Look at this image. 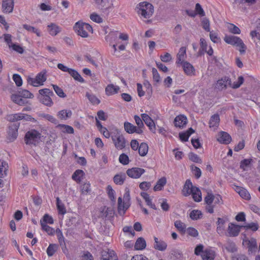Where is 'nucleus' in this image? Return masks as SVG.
<instances>
[{"label":"nucleus","instance_id":"c9c22d12","mask_svg":"<svg viewBox=\"0 0 260 260\" xmlns=\"http://www.w3.org/2000/svg\"><path fill=\"white\" fill-rule=\"evenodd\" d=\"M141 196L145 200L147 205L151 208L156 210L157 208L156 207V206L152 204L151 200L149 198V195L145 192H143L141 193Z\"/></svg>","mask_w":260,"mask_h":260},{"label":"nucleus","instance_id":"2eb2a0df","mask_svg":"<svg viewBox=\"0 0 260 260\" xmlns=\"http://www.w3.org/2000/svg\"><path fill=\"white\" fill-rule=\"evenodd\" d=\"M180 64L186 75L189 76L195 75L196 69L190 63L186 61Z\"/></svg>","mask_w":260,"mask_h":260},{"label":"nucleus","instance_id":"393cba45","mask_svg":"<svg viewBox=\"0 0 260 260\" xmlns=\"http://www.w3.org/2000/svg\"><path fill=\"white\" fill-rule=\"evenodd\" d=\"M69 74L74 78L76 81H77L80 83H84V79L81 77L80 74L75 70L70 69Z\"/></svg>","mask_w":260,"mask_h":260},{"label":"nucleus","instance_id":"c03bdc74","mask_svg":"<svg viewBox=\"0 0 260 260\" xmlns=\"http://www.w3.org/2000/svg\"><path fill=\"white\" fill-rule=\"evenodd\" d=\"M124 130L128 134H133L136 132V126L128 122L124 123Z\"/></svg>","mask_w":260,"mask_h":260},{"label":"nucleus","instance_id":"f8f14e48","mask_svg":"<svg viewBox=\"0 0 260 260\" xmlns=\"http://www.w3.org/2000/svg\"><path fill=\"white\" fill-rule=\"evenodd\" d=\"M101 258L102 260H118L117 256L114 251L109 249L102 251Z\"/></svg>","mask_w":260,"mask_h":260},{"label":"nucleus","instance_id":"a211bd4d","mask_svg":"<svg viewBox=\"0 0 260 260\" xmlns=\"http://www.w3.org/2000/svg\"><path fill=\"white\" fill-rule=\"evenodd\" d=\"M154 243L153 244V248L157 250L164 251L167 248V244L166 242L161 240H159L157 237H154Z\"/></svg>","mask_w":260,"mask_h":260},{"label":"nucleus","instance_id":"39448f33","mask_svg":"<svg viewBox=\"0 0 260 260\" xmlns=\"http://www.w3.org/2000/svg\"><path fill=\"white\" fill-rule=\"evenodd\" d=\"M137 8L138 13L145 18H150L154 12L153 5L147 2L140 3Z\"/></svg>","mask_w":260,"mask_h":260},{"label":"nucleus","instance_id":"052dcab7","mask_svg":"<svg viewBox=\"0 0 260 260\" xmlns=\"http://www.w3.org/2000/svg\"><path fill=\"white\" fill-rule=\"evenodd\" d=\"M107 188L109 198L112 201L115 202V191L113 189L112 186L110 185H108Z\"/></svg>","mask_w":260,"mask_h":260},{"label":"nucleus","instance_id":"a18cd8bd","mask_svg":"<svg viewBox=\"0 0 260 260\" xmlns=\"http://www.w3.org/2000/svg\"><path fill=\"white\" fill-rule=\"evenodd\" d=\"M86 96L93 105H99L101 102L100 100L95 95L88 92L86 93Z\"/></svg>","mask_w":260,"mask_h":260},{"label":"nucleus","instance_id":"5701e85b","mask_svg":"<svg viewBox=\"0 0 260 260\" xmlns=\"http://www.w3.org/2000/svg\"><path fill=\"white\" fill-rule=\"evenodd\" d=\"M123 198L124 201L123 203L122 209L126 211L130 206V194L129 189L127 188L125 189V192L124 194Z\"/></svg>","mask_w":260,"mask_h":260},{"label":"nucleus","instance_id":"e2e57ef3","mask_svg":"<svg viewBox=\"0 0 260 260\" xmlns=\"http://www.w3.org/2000/svg\"><path fill=\"white\" fill-rule=\"evenodd\" d=\"M90 191V184L85 183L81 185V192L82 194H87Z\"/></svg>","mask_w":260,"mask_h":260},{"label":"nucleus","instance_id":"de8ad7c7","mask_svg":"<svg viewBox=\"0 0 260 260\" xmlns=\"http://www.w3.org/2000/svg\"><path fill=\"white\" fill-rule=\"evenodd\" d=\"M190 217L192 220H198L202 217V213L201 211L198 210H193L189 214Z\"/></svg>","mask_w":260,"mask_h":260},{"label":"nucleus","instance_id":"49530a36","mask_svg":"<svg viewBox=\"0 0 260 260\" xmlns=\"http://www.w3.org/2000/svg\"><path fill=\"white\" fill-rule=\"evenodd\" d=\"M23 28L28 31L36 34L38 37L41 36V32L40 30L34 26H31L26 24H24L23 25Z\"/></svg>","mask_w":260,"mask_h":260},{"label":"nucleus","instance_id":"ddd939ff","mask_svg":"<svg viewBox=\"0 0 260 260\" xmlns=\"http://www.w3.org/2000/svg\"><path fill=\"white\" fill-rule=\"evenodd\" d=\"M14 6L13 0H3L2 9L4 13H11L13 12Z\"/></svg>","mask_w":260,"mask_h":260},{"label":"nucleus","instance_id":"f257e3e1","mask_svg":"<svg viewBox=\"0 0 260 260\" xmlns=\"http://www.w3.org/2000/svg\"><path fill=\"white\" fill-rule=\"evenodd\" d=\"M7 120L11 122L8 125L7 139L9 142L14 141L17 138L18 131L20 126L18 121L24 120L25 121L36 122V119L31 115L23 113L10 114L7 116Z\"/></svg>","mask_w":260,"mask_h":260},{"label":"nucleus","instance_id":"774afa93","mask_svg":"<svg viewBox=\"0 0 260 260\" xmlns=\"http://www.w3.org/2000/svg\"><path fill=\"white\" fill-rule=\"evenodd\" d=\"M232 260H249V259L245 254H237L232 256Z\"/></svg>","mask_w":260,"mask_h":260},{"label":"nucleus","instance_id":"338daca9","mask_svg":"<svg viewBox=\"0 0 260 260\" xmlns=\"http://www.w3.org/2000/svg\"><path fill=\"white\" fill-rule=\"evenodd\" d=\"M204 201L207 205L212 204L214 201V195L211 192H208Z\"/></svg>","mask_w":260,"mask_h":260},{"label":"nucleus","instance_id":"dca6fc26","mask_svg":"<svg viewBox=\"0 0 260 260\" xmlns=\"http://www.w3.org/2000/svg\"><path fill=\"white\" fill-rule=\"evenodd\" d=\"M217 140L221 144H229L232 141V138L228 133L221 131L218 133Z\"/></svg>","mask_w":260,"mask_h":260},{"label":"nucleus","instance_id":"9b49d317","mask_svg":"<svg viewBox=\"0 0 260 260\" xmlns=\"http://www.w3.org/2000/svg\"><path fill=\"white\" fill-rule=\"evenodd\" d=\"M242 225H237L233 223H230L228 228V236L229 237H237L239 234Z\"/></svg>","mask_w":260,"mask_h":260},{"label":"nucleus","instance_id":"37998d69","mask_svg":"<svg viewBox=\"0 0 260 260\" xmlns=\"http://www.w3.org/2000/svg\"><path fill=\"white\" fill-rule=\"evenodd\" d=\"M193 200L196 202H200L202 201L201 192L198 187L194 189V191L191 193Z\"/></svg>","mask_w":260,"mask_h":260},{"label":"nucleus","instance_id":"ea45409f","mask_svg":"<svg viewBox=\"0 0 260 260\" xmlns=\"http://www.w3.org/2000/svg\"><path fill=\"white\" fill-rule=\"evenodd\" d=\"M58 248V245L56 244H50L46 252L48 256H52L56 252Z\"/></svg>","mask_w":260,"mask_h":260},{"label":"nucleus","instance_id":"4468645a","mask_svg":"<svg viewBox=\"0 0 260 260\" xmlns=\"http://www.w3.org/2000/svg\"><path fill=\"white\" fill-rule=\"evenodd\" d=\"M141 117L145 123L149 127V129L153 133H155V125L152 118L147 114L143 113Z\"/></svg>","mask_w":260,"mask_h":260},{"label":"nucleus","instance_id":"7ed1b4c3","mask_svg":"<svg viewBox=\"0 0 260 260\" xmlns=\"http://www.w3.org/2000/svg\"><path fill=\"white\" fill-rule=\"evenodd\" d=\"M41 134L38 131L32 129L27 132L24 136V141L26 145L36 146L41 141Z\"/></svg>","mask_w":260,"mask_h":260},{"label":"nucleus","instance_id":"bb28decb","mask_svg":"<svg viewBox=\"0 0 260 260\" xmlns=\"http://www.w3.org/2000/svg\"><path fill=\"white\" fill-rule=\"evenodd\" d=\"M166 178L165 177H161L160 179H158L156 182V183L153 188L154 190L155 191L161 190L164 188V186L166 184Z\"/></svg>","mask_w":260,"mask_h":260},{"label":"nucleus","instance_id":"680f3d73","mask_svg":"<svg viewBox=\"0 0 260 260\" xmlns=\"http://www.w3.org/2000/svg\"><path fill=\"white\" fill-rule=\"evenodd\" d=\"M13 79L17 86L20 87L22 85V79L19 74H14L13 75Z\"/></svg>","mask_w":260,"mask_h":260},{"label":"nucleus","instance_id":"72a5a7b5","mask_svg":"<svg viewBox=\"0 0 260 260\" xmlns=\"http://www.w3.org/2000/svg\"><path fill=\"white\" fill-rule=\"evenodd\" d=\"M224 248L231 253H234L237 251V248L235 243L231 241H228L224 245Z\"/></svg>","mask_w":260,"mask_h":260},{"label":"nucleus","instance_id":"423d86ee","mask_svg":"<svg viewBox=\"0 0 260 260\" xmlns=\"http://www.w3.org/2000/svg\"><path fill=\"white\" fill-rule=\"evenodd\" d=\"M75 31L82 38H87L88 36V32H92L91 26L86 23L77 22L74 26Z\"/></svg>","mask_w":260,"mask_h":260},{"label":"nucleus","instance_id":"864d4df0","mask_svg":"<svg viewBox=\"0 0 260 260\" xmlns=\"http://www.w3.org/2000/svg\"><path fill=\"white\" fill-rule=\"evenodd\" d=\"M229 31L233 34H240L241 30L240 28L233 23H230L228 26Z\"/></svg>","mask_w":260,"mask_h":260},{"label":"nucleus","instance_id":"2f4dec72","mask_svg":"<svg viewBox=\"0 0 260 260\" xmlns=\"http://www.w3.org/2000/svg\"><path fill=\"white\" fill-rule=\"evenodd\" d=\"M105 210H103L102 212L103 215L102 216L108 219L113 218L115 214L114 209L111 207H105Z\"/></svg>","mask_w":260,"mask_h":260},{"label":"nucleus","instance_id":"c756f323","mask_svg":"<svg viewBox=\"0 0 260 260\" xmlns=\"http://www.w3.org/2000/svg\"><path fill=\"white\" fill-rule=\"evenodd\" d=\"M251 41L255 44L256 47H258V43L260 42V34L257 30H252L250 34Z\"/></svg>","mask_w":260,"mask_h":260},{"label":"nucleus","instance_id":"1a4fd4ad","mask_svg":"<svg viewBox=\"0 0 260 260\" xmlns=\"http://www.w3.org/2000/svg\"><path fill=\"white\" fill-rule=\"evenodd\" d=\"M243 244L247 246L249 254L255 253L257 250V245L256 241L254 238H251L250 240L244 239Z\"/></svg>","mask_w":260,"mask_h":260},{"label":"nucleus","instance_id":"a19ab883","mask_svg":"<svg viewBox=\"0 0 260 260\" xmlns=\"http://www.w3.org/2000/svg\"><path fill=\"white\" fill-rule=\"evenodd\" d=\"M85 174L84 172L82 170H76L72 175V179L76 181L77 182L79 183L81 181V176Z\"/></svg>","mask_w":260,"mask_h":260},{"label":"nucleus","instance_id":"79ce46f5","mask_svg":"<svg viewBox=\"0 0 260 260\" xmlns=\"http://www.w3.org/2000/svg\"><path fill=\"white\" fill-rule=\"evenodd\" d=\"M72 113L71 110H62L58 112V116L61 119H67L72 116Z\"/></svg>","mask_w":260,"mask_h":260},{"label":"nucleus","instance_id":"0e129e2a","mask_svg":"<svg viewBox=\"0 0 260 260\" xmlns=\"http://www.w3.org/2000/svg\"><path fill=\"white\" fill-rule=\"evenodd\" d=\"M11 47L19 53L22 54L24 52V49L18 44H12L11 45H9V48Z\"/></svg>","mask_w":260,"mask_h":260},{"label":"nucleus","instance_id":"20e7f679","mask_svg":"<svg viewBox=\"0 0 260 260\" xmlns=\"http://www.w3.org/2000/svg\"><path fill=\"white\" fill-rule=\"evenodd\" d=\"M223 40L228 44L239 47L240 48L239 50L241 54L245 53L247 47L242 39L239 37L234 36L225 35Z\"/></svg>","mask_w":260,"mask_h":260},{"label":"nucleus","instance_id":"e433bc0d","mask_svg":"<svg viewBox=\"0 0 260 260\" xmlns=\"http://www.w3.org/2000/svg\"><path fill=\"white\" fill-rule=\"evenodd\" d=\"M56 207L59 214L64 215L66 213L65 206L58 197L56 198Z\"/></svg>","mask_w":260,"mask_h":260},{"label":"nucleus","instance_id":"f704fd0d","mask_svg":"<svg viewBox=\"0 0 260 260\" xmlns=\"http://www.w3.org/2000/svg\"><path fill=\"white\" fill-rule=\"evenodd\" d=\"M8 164L3 160H0V177H4L7 175L8 171Z\"/></svg>","mask_w":260,"mask_h":260},{"label":"nucleus","instance_id":"8fccbe9b","mask_svg":"<svg viewBox=\"0 0 260 260\" xmlns=\"http://www.w3.org/2000/svg\"><path fill=\"white\" fill-rule=\"evenodd\" d=\"M58 127H60L62 132L63 133L72 134L74 132L73 127L68 125L59 124Z\"/></svg>","mask_w":260,"mask_h":260},{"label":"nucleus","instance_id":"a878e982","mask_svg":"<svg viewBox=\"0 0 260 260\" xmlns=\"http://www.w3.org/2000/svg\"><path fill=\"white\" fill-rule=\"evenodd\" d=\"M126 178L124 173H120L115 175L113 177L114 182L117 185H122Z\"/></svg>","mask_w":260,"mask_h":260},{"label":"nucleus","instance_id":"9d476101","mask_svg":"<svg viewBox=\"0 0 260 260\" xmlns=\"http://www.w3.org/2000/svg\"><path fill=\"white\" fill-rule=\"evenodd\" d=\"M145 172L144 169L137 167L128 169L126 171V174L129 177L135 179L140 178Z\"/></svg>","mask_w":260,"mask_h":260},{"label":"nucleus","instance_id":"412c9836","mask_svg":"<svg viewBox=\"0 0 260 260\" xmlns=\"http://www.w3.org/2000/svg\"><path fill=\"white\" fill-rule=\"evenodd\" d=\"M120 88L118 86H115L113 84H109L105 88L106 95L110 96L118 93Z\"/></svg>","mask_w":260,"mask_h":260},{"label":"nucleus","instance_id":"6e6552de","mask_svg":"<svg viewBox=\"0 0 260 260\" xmlns=\"http://www.w3.org/2000/svg\"><path fill=\"white\" fill-rule=\"evenodd\" d=\"M112 139L115 147L117 149L121 150L125 147L126 141L122 135L117 133L115 136L112 137Z\"/></svg>","mask_w":260,"mask_h":260},{"label":"nucleus","instance_id":"f03ea898","mask_svg":"<svg viewBox=\"0 0 260 260\" xmlns=\"http://www.w3.org/2000/svg\"><path fill=\"white\" fill-rule=\"evenodd\" d=\"M39 95L38 99L42 104L51 107L53 105V102L51 99L55 96L53 92L48 88H43L39 90Z\"/></svg>","mask_w":260,"mask_h":260},{"label":"nucleus","instance_id":"13d9d810","mask_svg":"<svg viewBox=\"0 0 260 260\" xmlns=\"http://www.w3.org/2000/svg\"><path fill=\"white\" fill-rule=\"evenodd\" d=\"M187 234L192 237H197L199 235L198 231L193 227H189L186 230Z\"/></svg>","mask_w":260,"mask_h":260},{"label":"nucleus","instance_id":"69168bd1","mask_svg":"<svg viewBox=\"0 0 260 260\" xmlns=\"http://www.w3.org/2000/svg\"><path fill=\"white\" fill-rule=\"evenodd\" d=\"M244 78L243 76H240L238 78V81L232 83V88L237 89L241 86V85L244 82Z\"/></svg>","mask_w":260,"mask_h":260},{"label":"nucleus","instance_id":"3c124183","mask_svg":"<svg viewBox=\"0 0 260 260\" xmlns=\"http://www.w3.org/2000/svg\"><path fill=\"white\" fill-rule=\"evenodd\" d=\"M54 90L56 94L60 98H64L67 96L66 94L63 92V90L57 85L52 84Z\"/></svg>","mask_w":260,"mask_h":260},{"label":"nucleus","instance_id":"6e6d98bb","mask_svg":"<svg viewBox=\"0 0 260 260\" xmlns=\"http://www.w3.org/2000/svg\"><path fill=\"white\" fill-rule=\"evenodd\" d=\"M203 260H213L214 257L209 250H205L201 254Z\"/></svg>","mask_w":260,"mask_h":260},{"label":"nucleus","instance_id":"6ab92c4d","mask_svg":"<svg viewBox=\"0 0 260 260\" xmlns=\"http://www.w3.org/2000/svg\"><path fill=\"white\" fill-rule=\"evenodd\" d=\"M187 117L183 115L176 116L174 121L175 126L179 127H183L187 124Z\"/></svg>","mask_w":260,"mask_h":260},{"label":"nucleus","instance_id":"cd10ccee","mask_svg":"<svg viewBox=\"0 0 260 260\" xmlns=\"http://www.w3.org/2000/svg\"><path fill=\"white\" fill-rule=\"evenodd\" d=\"M146 246V242L145 239L142 237L138 238L135 243V249L136 250H143L145 248Z\"/></svg>","mask_w":260,"mask_h":260},{"label":"nucleus","instance_id":"b1692460","mask_svg":"<svg viewBox=\"0 0 260 260\" xmlns=\"http://www.w3.org/2000/svg\"><path fill=\"white\" fill-rule=\"evenodd\" d=\"M254 159L252 158L244 159L241 161L240 168L244 171H247L248 168H251Z\"/></svg>","mask_w":260,"mask_h":260},{"label":"nucleus","instance_id":"09e8293b","mask_svg":"<svg viewBox=\"0 0 260 260\" xmlns=\"http://www.w3.org/2000/svg\"><path fill=\"white\" fill-rule=\"evenodd\" d=\"M41 225L43 230L45 231L48 235H53L55 233V230L53 228L47 225L45 223L42 222L41 220Z\"/></svg>","mask_w":260,"mask_h":260},{"label":"nucleus","instance_id":"5fc2aeb1","mask_svg":"<svg viewBox=\"0 0 260 260\" xmlns=\"http://www.w3.org/2000/svg\"><path fill=\"white\" fill-rule=\"evenodd\" d=\"M189 159L194 162L201 164L202 162V159L200 158V157L196 154L190 152L189 155Z\"/></svg>","mask_w":260,"mask_h":260},{"label":"nucleus","instance_id":"c85d7f7f","mask_svg":"<svg viewBox=\"0 0 260 260\" xmlns=\"http://www.w3.org/2000/svg\"><path fill=\"white\" fill-rule=\"evenodd\" d=\"M46 71L43 70L42 72L37 74L36 77V81H37L38 85H43V83L46 80Z\"/></svg>","mask_w":260,"mask_h":260},{"label":"nucleus","instance_id":"58836bf2","mask_svg":"<svg viewBox=\"0 0 260 260\" xmlns=\"http://www.w3.org/2000/svg\"><path fill=\"white\" fill-rule=\"evenodd\" d=\"M18 93L20 94L21 98L25 99H32L34 94L29 91L26 89L20 88L18 91Z\"/></svg>","mask_w":260,"mask_h":260},{"label":"nucleus","instance_id":"aec40b11","mask_svg":"<svg viewBox=\"0 0 260 260\" xmlns=\"http://www.w3.org/2000/svg\"><path fill=\"white\" fill-rule=\"evenodd\" d=\"M48 32L52 36H55L61 31V28L55 23H51L47 26Z\"/></svg>","mask_w":260,"mask_h":260},{"label":"nucleus","instance_id":"4d7b16f0","mask_svg":"<svg viewBox=\"0 0 260 260\" xmlns=\"http://www.w3.org/2000/svg\"><path fill=\"white\" fill-rule=\"evenodd\" d=\"M119 162L123 165H126L129 163L128 156L125 153H122L119 157Z\"/></svg>","mask_w":260,"mask_h":260},{"label":"nucleus","instance_id":"473e14b6","mask_svg":"<svg viewBox=\"0 0 260 260\" xmlns=\"http://www.w3.org/2000/svg\"><path fill=\"white\" fill-rule=\"evenodd\" d=\"M220 121L219 115L218 114L213 115L209 122L210 127H217Z\"/></svg>","mask_w":260,"mask_h":260},{"label":"nucleus","instance_id":"4c0bfd02","mask_svg":"<svg viewBox=\"0 0 260 260\" xmlns=\"http://www.w3.org/2000/svg\"><path fill=\"white\" fill-rule=\"evenodd\" d=\"M148 151V146L147 143L142 142L140 144L139 149L138 152L139 154L141 156H145Z\"/></svg>","mask_w":260,"mask_h":260},{"label":"nucleus","instance_id":"7c9ffc66","mask_svg":"<svg viewBox=\"0 0 260 260\" xmlns=\"http://www.w3.org/2000/svg\"><path fill=\"white\" fill-rule=\"evenodd\" d=\"M242 225V229L245 230H250L252 232L256 231L259 228V225L257 223L251 222L250 223H245L244 225Z\"/></svg>","mask_w":260,"mask_h":260},{"label":"nucleus","instance_id":"f3484780","mask_svg":"<svg viewBox=\"0 0 260 260\" xmlns=\"http://www.w3.org/2000/svg\"><path fill=\"white\" fill-rule=\"evenodd\" d=\"M196 188H197V187L192 185L190 180L187 179L184 185L183 188L182 189V193L184 196L187 197L190 194L194 191V189Z\"/></svg>","mask_w":260,"mask_h":260},{"label":"nucleus","instance_id":"bf43d9fd","mask_svg":"<svg viewBox=\"0 0 260 260\" xmlns=\"http://www.w3.org/2000/svg\"><path fill=\"white\" fill-rule=\"evenodd\" d=\"M122 199L121 197H119L118 199V214L121 215L123 216L125 213V210H123L122 209Z\"/></svg>","mask_w":260,"mask_h":260},{"label":"nucleus","instance_id":"0eeeda50","mask_svg":"<svg viewBox=\"0 0 260 260\" xmlns=\"http://www.w3.org/2000/svg\"><path fill=\"white\" fill-rule=\"evenodd\" d=\"M232 82L231 79L226 76L222 77L217 81L216 88L220 91L225 90L228 87L232 88Z\"/></svg>","mask_w":260,"mask_h":260},{"label":"nucleus","instance_id":"4be33fe9","mask_svg":"<svg viewBox=\"0 0 260 260\" xmlns=\"http://www.w3.org/2000/svg\"><path fill=\"white\" fill-rule=\"evenodd\" d=\"M186 55V48L185 47H181L179 49V52L177 55L176 64L177 65L181 64L184 61V56Z\"/></svg>","mask_w":260,"mask_h":260},{"label":"nucleus","instance_id":"603ef678","mask_svg":"<svg viewBox=\"0 0 260 260\" xmlns=\"http://www.w3.org/2000/svg\"><path fill=\"white\" fill-rule=\"evenodd\" d=\"M174 225L179 231L184 233L186 232L185 224L183 222H181L180 220H178L175 221Z\"/></svg>","mask_w":260,"mask_h":260}]
</instances>
